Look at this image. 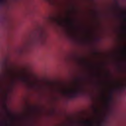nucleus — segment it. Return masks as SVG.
Masks as SVG:
<instances>
[{
    "instance_id": "f257e3e1",
    "label": "nucleus",
    "mask_w": 126,
    "mask_h": 126,
    "mask_svg": "<svg viewBox=\"0 0 126 126\" xmlns=\"http://www.w3.org/2000/svg\"><path fill=\"white\" fill-rule=\"evenodd\" d=\"M81 91V87H80L77 91L69 90L66 91H63L62 93L64 95H68L69 98H76L78 95V93Z\"/></svg>"
},
{
    "instance_id": "f03ea898",
    "label": "nucleus",
    "mask_w": 126,
    "mask_h": 126,
    "mask_svg": "<svg viewBox=\"0 0 126 126\" xmlns=\"http://www.w3.org/2000/svg\"><path fill=\"white\" fill-rule=\"evenodd\" d=\"M83 123L85 124L87 126H94V123L92 121H85Z\"/></svg>"
},
{
    "instance_id": "7ed1b4c3",
    "label": "nucleus",
    "mask_w": 126,
    "mask_h": 126,
    "mask_svg": "<svg viewBox=\"0 0 126 126\" xmlns=\"http://www.w3.org/2000/svg\"><path fill=\"white\" fill-rule=\"evenodd\" d=\"M112 97H113V92L111 91L110 92V96H109V99L111 100Z\"/></svg>"
},
{
    "instance_id": "20e7f679",
    "label": "nucleus",
    "mask_w": 126,
    "mask_h": 126,
    "mask_svg": "<svg viewBox=\"0 0 126 126\" xmlns=\"http://www.w3.org/2000/svg\"><path fill=\"white\" fill-rule=\"evenodd\" d=\"M122 17L124 18V21L126 22V13H124L122 14Z\"/></svg>"
},
{
    "instance_id": "39448f33",
    "label": "nucleus",
    "mask_w": 126,
    "mask_h": 126,
    "mask_svg": "<svg viewBox=\"0 0 126 126\" xmlns=\"http://www.w3.org/2000/svg\"><path fill=\"white\" fill-rule=\"evenodd\" d=\"M20 79L22 81H23V82H26L27 81V79L24 77L21 78Z\"/></svg>"
},
{
    "instance_id": "423d86ee",
    "label": "nucleus",
    "mask_w": 126,
    "mask_h": 126,
    "mask_svg": "<svg viewBox=\"0 0 126 126\" xmlns=\"http://www.w3.org/2000/svg\"><path fill=\"white\" fill-rule=\"evenodd\" d=\"M4 3V0H0V5Z\"/></svg>"
},
{
    "instance_id": "0eeeda50",
    "label": "nucleus",
    "mask_w": 126,
    "mask_h": 126,
    "mask_svg": "<svg viewBox=\"0 0 126 126\" xmlns=\"http://www.w3.org/2000/svg\"><path fill=\"white\" fill-rule=\"evenodd\" d=\"M124 33L126 35V26H125V27L124 28Z\"/></svg>"
},
{
    "instance_id": "6e6552de",
    "label": "nucleus",
    "mask_w": 126,
    "mask_h": 126,
    "mask_svg": "<svg viewBox=\"0 0 126 126\" xmlns=\"http://www.w3.org/2000/svg\"><path fill=\"white\" fill-rule=\"evenodd\" d=\"M12 120H14V117H12Z\"/></svg>"
},
{
    "instance_id": "1a4fd4ad",
    "label": "nucleus",
    "mask_w": 126,
    "mask_h": 126,
    "mask_svg": "<svg viewBox=\"0 0 126 126\" xmlns=\"http://www.w3.org/2000/svg\"><path fill=\"white\" fill-rule=\"evenodd\" d=\"M95 112H98V110H97V109H95Z\"/></svg>"
},
{
    "instance_id": "9d476101",
    "label": "nucleus",
    "mask_w": 126,
    "mask_h": 126,
    "mask_svg": "<svg viewBox=\"0 0 126 126\" xmlns=\"http://www.w3.org/2000/svg\"><path fill=\"white\" fill-rule=\"evenodd\" d=\"M71 25H72H72H73L72 24V23H71Z\"/></svg>"
},
{
    "instance_id": "9b49d317",
    "label": "nucleus",
    "mask_w": 126,
    "mask_h": 126,
    "mask_svg": "<svg viewBox=\"0 0 126 126\" xmlns=\"http://www.w3.org/2000/svg\"><path fill=\"white\" fill-rule=\"evenodd\" d=\"M8 116H10V114L8 113Z\"/></svg>"
},
{
    "instance_id": "f8f14e48",
    "label": "nucleus",
    "mask_w": 126,
    "mask_h": 126,
    "mask_svg": "<svg viewBox=\"0 0 126 126\" xmlns=\"http://www.w3.org/2000/svg\"><path fill=\"white\" fill-rule=\"evenodd\" d=\"M68 21H69V20H68Z\"/></svg>"
}]
</instances>
